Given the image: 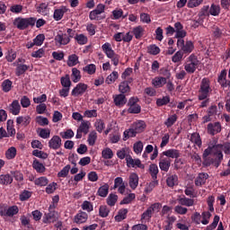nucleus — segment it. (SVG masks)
I'll return each instance as SVG.
<instances>
[{
    "instance_id": "f257e3e1",
    "label": "nucleus",
    "mask_w": 230,
    "mask_h": 230,
    "mask_svg": "<svg viewBox=\"0 0 230 230\" xmlns=\"http://www.w3.org/2000/svg\"><path fill=\"white\" fill-rule=\"evenodd\" d=\"M211 93H213V88H211V81L205 77L199 84L198 100H206V98H209V96H211Z\"/></svg>"
},
{
    "instance_id": "f03ea898",
    "label": "nucleus",
    "mask_w": 230,
    "mask_h": 230,
    "mask_svg": "<svg viewBox=\"0 0 230 230\" xmlns=\"http://www.w3.org/2000/svg\"><path fill=\"white\" fill-rule=\"evenodd\" d=\"M200 66V61L197 58V56L191 54L189 58H187L186 62L184 64V69L190 75H193L195 71H197V67Z\"/></svg>"
},
{
    "instance_id": "7ed1b4c3",
    "label": "nucleus",
    "mask_w": 230,
    "mask_h": 230,
    "mask_svg": "<svg viewBox=\"0 0 230 230\" xmlns=\"http://www.w3.org/2000/svg\"><path fill=\"white\" fill-rule=\"evenodd\" d=\"M36 22L37 20H35L33 17H18L14 19L13 26H15L18 30H26L29 26H35Z\"/></svg>"
},
{
    "instance_id": "20e7f679",
    "label": "nucleus",
    "mask_w": 230,
    "mask_h": 230,
    "mask_svg": "<svg viewBox=\"0 0 230 230\" xmlns=\"http://www.w3.org/2000/svg\"><path fill=\"white\" fill-rule=\"evenodd\" d=\"M105 4H99L96 8L90 12L89 19L90 21H103L105 19Z\"/></svg>"
},
{
    "instance_id": "39448f33",
    "label": "nucleus",
    "mask_w": 230,
    "mask_h": 230,
    "mask_svg": "<svg viewBox=\"0 0 230 230\" xmlns=\"http://www.w3.org/2000/svg\"><path fill=\"white\" fill-rule=\"evenodd\" d=\"M71 37L73 36L59 31L54 39L56 46H58V48H60L61 46H67V44L71 42Z\"/></svg>"
},
{
    "instance_id": "423d86ee",
    "label": "nucleus",
    "mask_w": 230,
    "mask_h": 230,
    "mask_svg": "<svg viewBox=\"0 0 230 230\" xmlns=\"http://www.w3.org/2000/svg\"><path fill=\"white\" fill-rule=\"evenodd\" d=\"M177 46H178V48H181V51H183V53H191V51H193V49H195L193 41L187 40L184 43V40L182 38L178 39Z\"/></svg>"
},
{
    "instance_id": "0eeeda50",
    "label": "nucleus",
    "mask_w": 230,
    "mask_h": 230,
    "mask_svg": "<svg viewBox=\"0 0 230 230\" xmlns=\"http://www.w3.org/2000/svg\"><path fill=\"white\" fill-rule=\"evenodd\" d=\"M214 150H218L217 152V159H219V161H222V159H224L222 150L224 151L225 154L230 155V142L225 143L224 145H216L214 146Z\"/></svg>"
},
{
    "instance_id": "6e6552de",
    "label": "nucleus",
    "mask_w": 230,
    "mask_h": 230,
    "mask_svg": "<svg viewBox=\"0 0 230 230\" xmlns=\"http://www.w3.org/2000/svg\"><path fill=\"white\" fill-rule=\"evenodd\" d=\"M129 108L128 110V112L129 114H139L141 112V106L137 104V98H130L128 101Z\"/></svg>"
},
{
    "instance_id": "1a4fd4ad",
    "label": "nucleus",
    "mask_w": 230,
    "mask_h": 230,
    "mask_svg": "<svg viewBox=\"0 0 230 230\" xmlns=\"http://www.w3.org/2000/svg\"><path fill=\"white\" fill-rule=\"evenodd\" d=\"M172 166V159L161 155L159 159V168L162 172H168Z\"/></svg>"
},
{
    "instance_id": "9d476101",
    "label": "nucleus",
    "mask_w": 230,
    "mask_h": 230,
    "mask_svg": "<svg viewBox=\"0 0 230 230\" xmlns=\"http://www.w3.org/2000/svg\"><path fill=\"white\" fill-rule=\"evenodd\" d=\"M113 190H118V192L120 193V195H125V190H127V186L125 185V181H123V178H115Z\"/></svg>"
},
{
    "instance_id": "9b49d317",
    "label": "nucleus",
    "mask_w": 230,
    "mask_h": 230,
    "mask_svg": "<svg viewBox=\"0 0 230 230\" xmlns=\"http://www.w3.org/2000/svg\"><path fill=\"white\" fill-rule=\"evenodd\" d=\"M126 163L128 168H140L141 170H145V164H141V160L133 159L132 156H126Z\"/></svg>"
},
{
    "instance_id": "f8f14e48",
    "label": "nucleus",
    "mask_w": 230,
    "mask_h": 230,
    "mask_svg": "<svg viewBox=\"0 0 230 230\" xmlns=\"http://www.w3.org/2000/svg\"><path fill=\"white\" fill-rule=\"evenodd\" d=\"M88 218H89V215H87L86 212L80 210L74 217L73 222H74V224H77L78 226H80V224H85V222H87Z\"/></svg>"
},
{
    "instance_id": "ddd939ff",
    "label": "nucleus",
    "mask_w": 230,
    "mask_h": 230,
    "mask_svg": "<svg viewBox=\"0 0 230 230\" xmlns=\"http://www.w3.org/2000/svg\"><path fill=\"white\" fill-rule=\"evenodd\" d=\"M174 31L176 39H184L186 37V31H184V26L181 22L174 23Z\"/></svg>"
},
{
    "instance_id": "4468645a",
    "label": "nucleus",
    "mask_w": 230,
    "mask_h": 230,
    "mask_svg": "<svg viewBox=\"0 0 230 230\" xmlns=\"http://www.w3.org/2000/svg\"><path fill=\"white\" fill-rule=\"evenodd\" d=\"M62 146V138L58 136H53L49 141V147L52 150H58Z\"/></svg>"
},
{
    "instance_id": "2eb2a0df",
    "label": "nucleus",
    "mask_w": 230,
    "mask_h": 230,
    "mask_svg": "<svg viewBox=\"0 0 230 230\" xmlns=\"http://www.w3.org/2000/svg\"><path fill=\"white\" fill-rule=\"evenodd\" d=\"M208 179H209V174L207 172H199L194 181V184L198 187L204 186Z\"/></svg>"
},
{
    "instance_id": "dca6fc26",
    "label": "nucleus",
    "mask_w": 230,
    "mask_h": 230,
    "mask_svg": "<svg viewBox=\"0 0 230 230\" xmlns=\"http://www.w3.org/2000/svg\"><path fill=\"white\" fill-rule=\"evenodd\" d=\"M87 91V84L84 83H79L72 90V96H82L84 93Z\"/></svg>"
},
{
    "instance_id": "f3484780",
    "label": "nucleus",
    "mask_w": 230,
    "mask_h": 230,
    "mask_svg": "<svg viewBox=\"0 0 230 230\" xmlns=\"http://www.w3.org/2000/svg\"><path fill=\"white\" fill-rule=\"evenodd\" d=\"M128 184L131 190H136L139 186V176L136 172H131L128 178Z\"/></svg>"
},
{
    "instance_id": "a211bd4d",
    "label": "nucleus",
    "mask_w": 230,
    "mask_h": 230,
    "mask_svg": "<svg viewBox=\"0 0 230 230\" xmlns=\"http://www.w3.org/2000/svg\"><path fill=\"white\" fill-rule=\"evenodd\" d=\"M17 213H19V207L17 206H12L0 211L1 217H14V215H17Z\"/></svg>"
},
{
    "instance_id": "6ab92c4d",
    "label": "nucleus",
    "mask_w": 230,
    "mask_h": 230,
    "mask_svg": "<svg viewBox=\"0 0 230 230\" xmlns=\"http://www.w3.org/2000/svg\"><path fill=\"white\" fill-rule=\"evenodd\" d=\"M162 155H165L168 159H179V157H181V151L178 149H168L164 151Z\"/></svg>"
},
{
    "instance_id": "aec40b11",
    "label": "nucleus",
    "mask_w": 230,
    "mask_h": 230,
    "mask_svg": "<svg viewBox=\"0 0 230 230\" xmlns=\"http://www.w3.org/2000/svg\"><path fill=\"white\" fill-rule=\"evenodd\" d=\"M222 130V126L220 125V122L216 123H209L208 125V134H211V136H215V134H218Z\"/></svg>"
},
{
    "instance_id": "412c9836",
    "label": "nucleus",
    "mask_w": 230,
    "mask_h": 230,
    "mask_svg": "<svg viewBox=\"0 0 230 230\" xmlns=\"http://www.w3.org/2000/svg\"><path fill=\"white\" fill-rule=\"evenodd\" d=\"M9 111L13 116H19L21 113V104L19 103V101H13V102L9 105Z\"/></svg>"
},
{
    "instance_id": "4be33fe9",
    "label": "nucleus",
    "mask_w": 230,
    "mask_h": 230,
    "mask_svg": "<svg viewBox=\"0 0 230 230\" xmlns=\"http://www.w3.org/2000/svg\"><path fill=\"white\" fill-rule=\"evenodd\" d=\"M208 115L203 117V123L211 121V117L217 116V105H212L208 109Z\"/></svg>"
},
{
    "instance_id": "5701e85b",
    "label": "nucleus",
    "mask_w": 230,
    "mask_h": 230,
    "mask_svg": "<svg viewBox=\"0 0 230 230\" xmlns=\"http://www.w3.org/2000/svg\"><path fill=\"white\" fill-rule=\"evenodd\" d=\"M67 12V7L61 6L58 9H55L53 13V19L55 21H62V18L64 17V13Z\"/></svg>"
},
{
    "instance_id": "b1692460",
    "label": "nucleus",
    "mask_w": 230,
    "mask_h": 230,
    "mask_svg": "<svg viewBox=\"0 0 230 230\" xmlns=\"http://www.w3.org/2000/svg\"><path fill=\"white\" fill-rule=\"evenodd\" d=\"M152 85L155 86L156 89L164 87L166 85V78L163 76H156L152 79Z\"/></svg>"
},
{
    "instance_id": "393cba45",
    "label": "nucleus",
    "mask_w": 230,
    "mask_h": 230,
    "mask_svg": "<svg viewBox=\"0 0 230 230\" xmlns=\"http://www.w3.org/2000/svg\"><path fill=\"white\" fill-rule=\"evenodd\" d=\"M31 123V116H19L16 118V125H21L22 127H28Z\"/></svg>"
},
{
    "instance_id": "a878e982",
    "label": "nucleus",
    "mask_w": 230,
    "mask_h": 230,
    "mask_svg": "<svg viewBox=\"0 0 230 230\" xmlns=\"http://www.w3.org/2000/svg\"><path fill=\"white\" fill-rule=\"evenodd\" d=\"M217 152H218V150L215 149V146H208L207 149H205L204 153H203V159L206 163L207 165L211 164V163H208L207 159L208 155H211V154H214V155H217V157H218V155L217 154Z\"/></svg>"
},
{
    "instance_id": "bb28decb",
    "label": "nucleus",
    "mask_w": 230,
    "mask_h": 230,
    "mask_svg": "<svg viewBox=\"0 0 230 230\" xmlns=\"http://www.w3.org/2000/svg\"><path fill=\"white\" fill-rule=\"evenodd\" d=\"M113 100L117 107H123L127 103V97L123 93L115 95Z\"/></svg>"
},
{
    "instance_id": "cd10ccee",
    "label": "nucleus",
    "mask_w": 230,
    "mask_h": 230,
    "mask_svg": "<svg viewBox=\"0 0 230 230\" xmlns=\"http://www.w3.org/2000/svg\"><path fill=\"white\" fill-rule=\"evenodd\" d=\"M38 13H40V15H49V4L46 3H41L37 8H36Z\"/></svg>"
},
{
    "instance_id": "c85d7f7f",
    "label": "nucleus",
    "mask_w": 230,
    "mask_h": 230,
    "mask_svg": "<svg viewBox=\"0 0 230 230\" xmlns=\"http://www.w3.org/2000/svg\"><path fill=\"white\" fill-rule=\"evenodd\" d=\"M90 128H91V122L89 120H82L77 129L83 132V134L86 135V134H89Z\"/></svg>"
},
{
    "instance_id": "c756f323",
    "label": "nucleus",
    "mask_w": 230,
    "mask_h": 230,
    "mask_svg": "<svg viewBox=\"0 0 230 230\" xmlns=\"http://www.w3.org/2000/svg\"><path fill=\"white\" fill-rule=\"evenodd\" d=\"M137 134H141L146 128V124L143 120H137L132 124V126Z\"/></svg>"
},
{
    "instance_id": "7c9ffc66",
    "label": "nucleus",
    "mask_w": 230,
    "mask_h": 230,
    "mask_svg": "<svg viewBox=\"0 0 230 230\" xmlns=\"http://www.w3.org/2000/svg\"><path fill=\"white\" fill-rule=\"evenodd\" d=\"M179 204H181V206H186L187 208H191V206H195V199H190V198H180L178 199Z\"/></svg>"
},
{
    "instance_id": "2f4dec72",
    "label": "nucleus",
    "mask_w": 230,
    "mask_h": 230,
    "mask_svg": "<svg viewBox=\"0 0 230 230\" xmlns=\"http://www.w3.org/2000/svg\"><path fill=\"white\" fill-rule=\"evenodd\" d=\"M226 76L227 72H226V70H223L218 76V83L220 84V85H222V87H227L230 84V82L226 79Z\"/></svg>"
},
{
    "instance_id": "473e14b6",
    "label": "nucleus",
    "mask_w": 230,
    "mask_h": 230,
    "mask_svg": "<svg viewBox=\"0 0 230 230\" xmlns=\"http://www.w3.org/2000/svg\"><path fill=\"white\" fill-rule=\"evenodd\" d=\"M13 182V177L10 174H1L0 175V184L4 186H8V184H12Z\"/></svg>"
},
{
    "instance_id": "72a5a7b5",
    "label": "nucleus",
    "mask_w": 230,
    "mask_h": 230,
    "mask_svg": "<svg viewBox=\"0 0 230 230\" xmlns=\"http://www.w3.org/2000/svg\"><path fill=\"white\" fill-rule=\"evenodd\" d=\"M166 182L169 188H173V186H177L179 182V177L177 174L169 175L166 179Z\"/></svg>"
},
{
    "instance_id": "f704fd0d",
    "label": "nucleus",
    "mask_w": 230,
    "mask_h": 230,
    "mask_svg": "<svg viewBox=\"0 0 230 230\" xmlns=\"http://www.w3.org/2000/svg\"><path fill=\"white\" fill-rule=\"evenodd\" d=\"M97 139H98V133L93 130L88 135L87 143L90 146H94V145H96Z\"/></svg>"
},
{
    "instance_id": "c9c22d12",
    "label": "nucleus",
    "mask_w": 230,
    "mask_h": 230,
    "mask_svg": "<svg viewBox=\"0 0 230 230\" xmlns=\"http://www.w3.org/2000/svg\"><path fill=\"white\" fill-rule=\"evenodd\" d=\"M148 172H149L153 181L157 180V174L159 173V167H157V164H150Z\"/></svg>"
},
{
    "instance_id": "e433bc0d",
    "label": "nucleus",
    "mask_w": 230,
    "mask_h": 230,
    "mask_svg": "<svg viewBox=\"0 0 230 230\" xmlns=\"http://www.w3.org/2000/svg\"><path fill=\"white\" fill-rule=\"evenodd\" d=\"M118 78H119V74L118 73V71H113L112 74H110L107 77H106V84H108V85H111L112 84H114V82H116V80H118Z\"/></svg>"
},
{
    "instance_id": "4c0bfd02",
    "label": "nucleus",
    "mask_w": 230,
    "mask_h": 230,
    "mask_svg": "<svg viewBox=\"0 0 230 230\" xmlns=\"http://www.w3.org/2000/svg\"><path fill=\"white\" fill-rule=\"evenodd\" d=\"M57 220L55 212L50 211L48 214H45L43 217V224H51Z\"/></svg>"
},
{
    "instance_id": "58836bf2",
    "label": "nucleus",
    "mask_w": 230,
    "mask_h": 230,
    "mask_svg": "<svg viewBox=\"0 0 230 230\" xmlns=\"http://www.w3.org/2000/svg\"><path fill=\"white\" fill-rule=\"evenodd\" d=\"M32 168H34L38 173H44V172H46V166L38 160L33 161Z\"/></svg>"
},
{
    "instance_id": "ea45409f",
    "label": "nucleus",
    "mask_w": 230,
    "mask_h": 230,
    "mask_svg": "<svg viewBox=\"0 0 230 230\" xmlns=\"http://www.w3.org/2000/svg\"><path fill=\"white\" fill-rule=\"evenodd\" d=\"M75 40L79 44V46H85L89 40L84 34H75Z\"/></svg>"
},
{
    "instance_id": "a19ab883",
    "label": "nucleus",
    "mask_w": 230,
    "mask_h": 230,
    "mask_svg": "<svg viewBox=\"0 0 230 230\" xmlns=\"http://www.w3.org/2000/svg\"><path fill=\"white\" fill-rule=\"evenodd\" d=\"M72 80L74 82V84H78V82H80V80H82V75L80 73V70H78V68L74 67L72 68Z\"/></svg>"
},
{
    "instance_id": "79ce46f5",
    "label": "nucleus",
    "mask_w": 230,
    "mask_h": 230,
    "mask_svg": "<svg viewBox=\"0 0 230 230\" xmlns=\"http://www.w3.org/2000/svg\"><path fill=\"white\" fill-rule=\"evenodd\" d=\"M109 188L110 186L108 185V183H104L98 189L97 195L103 198L107 197L109 195Z\"/></svg>"
},
{
    "instance_id": "37998d69",
    "label": "nucleus",
    "mask_w": 230,
    "mask_h": 230,
    "mask_svg": "<svg viewBox=\"0 0 230 230\" xmlns=\"http://www.w3.org/2000/svg\"><path fill=\"white\" fill-rule=\"evenodd\" d=\"M190 141L193 143L196 146H202V140L200 139V135L199 133H192L190 136Z\"/></svg>"
},
{
    "instance_id": "c03bdc74",
    "label": "nucleus",
    "mask_w": 230,
    "mask_h": 230,
    "mask_svg": "<svg viewBox=\"0 0 230 230\" xmlns=\"http://www.w3.org/2000/svg\"><path fill=\"white\" fill-rule=\"evenodd\" d=\"M7 134L9 137H13L15 136V128H13V120L8 119L6 122Z\"/></svg>"
},
{
    "instance_id": "a18cd8bd",
    "label": "nucleus",
    "mask_w": 230,
    "mask_h": 230,
    "mask_svg": "<svg viewBox=\"0 0 230 230\" xmlns=\"http://www.w3.org/2000/svg\"><path fill=\"white\" fill-rule=\"evenodd\" d=\"M78 63L79 61L76 54H72L68 56V59L66 61L68 67H75V66H76Z\"/></svg>"
},
{
    "instance_id": "49530a36",
    "label": "nucleus",
    "mask_w": 230,
    "mask_h": 230,
    "mask_svg": "<svg viewBox=\"0 0 230 230\" xmlns=\"http://www.w3.org/2000/svg\"><path fill=\"white\" fill-rule=\"evenodd\" d=\"M177 114L169 116L167 119L164 121L165 127H167V128H170V127H173V125H175V123L177 122Z\"/></svg>"
},
{
    "instance_id": "de8ad7c7",
    "label": "nucleus",
    "mask_w": 230,
    "mask_h": 230,
    "mask_svg": "<svg viewBox=\"0 0 230 230\" xmlns=\"http://www.w3.org/2000/svg\"><path fill=\"white\" fill-rule=\"evenodd\" d=\"M94 127L97 132L102 134L105 130V122L102 119H97L94 122Z\"/></svg>"
},
{
    "instance_id": "09e8293b",
    "label": "nucleus",
    "mask_w": 230,
    "mask_h": 230,
    "mask_svg": "<svg viewBox=\"0 0 230 230\" xmlns=\"http://www.w3.org/2000/svg\"><path fill=\"white\" fill-rule=\"evenodd\" d=\"M211 212L209 211H204L201 213V224L203 226H208L209 224V220L211 219Z\"/></svg>"
},
{
    "instance_id": "8fccbe9b",
    "label": "nucleus",
    "mask_w": 230,
    "mask_h": 230,
    "mask_svg": "<svg viewBox=\"0 0 230 230\" xmlns=\"http://www.w3.org/2000/svg\"><path fill=\"white\" fill-rule=\"evenodd\" d=\"M119 91L121 94H125L127 93H130V86L128 85V82L123 81L119 85Z\"/></svg>"
},
{
    "instance_id": "3c124183",
    "label": "nucleus",
    "mask_w": 230,
    "mask_h": 230,
    "mask_svg": "<svg viewBox=\"0 0 230 230\" xmlns=\"http://www.w3.org/2000/svg\"><path fill=\"white\" fill-rule=\"evenodd\" d=\"M83 72L86 73L87 75H95L96 73V65L89 64L83 67Z\"/></svg>"
},
{
    "instance_id": "603ef678",
    "label": "nucleus",
    "mask_w": 230,
    "mask_h": 230,
    "mask_svg": "<svg viewBox=\"0 0 230 230\" xmlns=\"http://www.w3.org/2000/svg\"><path fill=\"white\" fill-rule=\"evenodd\" d=\"M133 34H134L136 39H141V37H143V35H145V28H143L140 25L135 27L133 29Z\"/></svg>"
},
{
    "instance_id": "864d4df0",
    "label": "nucleus",
    "mask_w": 230,
    "mask_h": 230,
    "mask_svg": "<svg viewBox=\"0 0 230 230\" xmlns=\"http://www.w3.org/2000/svg\"><path fill=\"white\" fill-rule=\"evenodd\" d=\"M102 49L106 57H109V55L114 53V49H112V45H111V43L109 42L102 44Z\"/></svg>"
},
{
    "instance_id": "5fc2aeb1",
    "label": "nucleus",
    "mask_w": 230,
    "mask_h": 230,
    "mask_svg": "<svg viewBox=\"0 0 230 230\" xmlns=\"http://www.w3.org/2000/svg\"><path fill=\"white\" fill-rule=\"evenodd\" d=\"M15 155H17V149L14 146L8 148L5 152L6 159H15Z\"/></svg>"
},
{
    "instance_id": "6e6d98bb",
    "label": "nucleus",
    "mask_w": 230,
    "mask_h": 230,
    "mask_svg": "<svg viewBox=\"0 0 230 230\" xmlns=\"http://www.w3.org/2000/svg\"><path fill=\"white\" fill-rule=\"evenodd\" d=\"M49 182V181L48 180V178L41 176L40 178H37L36 180H34V184L36 186H48V183Z\"/></svg>"
},
{
    "instance_id": "4d7b16f0",
    "label": "nucleus",
    "mask_w": 230,
    "mask_h": 230,
    "mask_svg": "<svg viewBox=\"0 0 230 230\" xmlns=\"http://www.w3.org/2000/svg\"><path fill=\"white\" fill-rule=\"evenodd\" d=\"M102 156L103 159H112V157H114V153L112 152V149L106 147L102 150Z\"/></svg>"
},
{
    "instance_id": "13d9d810",
    "label": "nucleus",
    "mask_w": 230,
    "mask_h": 230,
    "mask_svg": "<svg viewBox=\"0 0 230 230\" xmlns=\"http://www.w3.org/2000/svg\"><path fill=\"white\" fill-rule=\"evenodd\" d=\"M133 200H136V194L129 193L128 196L123 198V199L120 201V205L123 206V204H131Z\"/></svg>"
},
{
    "instance_id": "bf43d9fd",
    "label": "nucleus",
    "mask_w": 230,
    "mask_h": 230,
    "mask_svg": "<svg viewBox=\"0 0 230 230\" xmlns=\"http://www.w3.org/2000/svg\"><path fill=\"white\" fill-rule=\"evenodd\" d=\"M29 69L30 66H28L27 65H18L16 67V76H21V75H24Z\"/></svg>"
},
{
    "instance_id": "052dcab7",
    "label": "nucleus",
    "mask_w": 230,
    "mask_h": 230,
    "mask_svg": "<svg viewBox=\"0 0 230 230\" xmlns=\"http://www.w3.org/2000/svg\"><path fill=\"white\" fill-rule=\"evenodd\" d=\"M107 204L108 206H116V202H118V195L114 193H111L107 198Z\"/></svg>"
},
{
    "instance_id": "680f3d73",
    "label": "nucleus",
    "mask_w": 230,
    "mask_h": 230,
    "mask_svg": "<svg viewBox=\"0 0 230 230\" xmlns=\"http://www.w3.org/2000/svg\"><path fill=\"white\" fill-rule=\"evenodd\" d=\"M152 213L150 209H146L142 215H141V222L142 224H145L146 222H150V219L152 218Z\"/></svg>"
},
{
    "instance_id": "e2e57ef3",
    "label": "nucleus",
    "mask_w": 230,
    "mask_h": 230,
    "mask_svg": "<svg viewBox=\"0 0 230 230\" xmlns=\"http://www.w3.org/2000/svg\"><path fill=\"white\" fill-rule=\"evenodd\" d=\"M209 13H210V15H213L214 17L220 15V5L212 4L209 8Z\"/></svg>"
},
{
    "instance_id": "0e129e2a",
    "label": "nucleus",
    "mask_w": 230,
    "mask_h": 230,
    "mask_svg": "<svg viewBox=\"0 0 230 230\" xmlns=\"http://www.w3.org/2000/svg\"><path fill=\"white\" fill-rule=\"evenodd\" d=\"M2 91L4 93H10L12 91V81L10 79H6L2 83Z\"/></svg>"
},
{
    "instance_id": "69168bd1",
    "label": "nucleus",
    "mask_w": 230,
    "mask_h": 230,
    "mask_svg": "<svg viewBox=\"0 0 230 230\" xmlns=\"http://www.w3.org/2000/svg\"><path fill=\"white\" fill-rule=\"evenodd\" d=\"M62 87H66L71 89V78L69 77V75H66V76L61 77L60 79Z\"/></svg>"
},
{
    "instance_id": "338daca9",
    "label": "nucleus",
    "mask_w": 230,
    "mask_h": 230,
    "mask_svg": "<svg viewBox=\"0 0 230 230\" xmlns=\"http://www.w3.org/2000/svg\"><path fill=\"white\" fill-rule=\"evenodd\" d=\"M107 58L111 60L113 66H116L119 64V55H118L115 51L108 55Z\"/></svg>"
},
{
    "instance_id": "774afa93",
    "label": "nucleus",
    "mask_w": 230,
    "mask_h": 230,
    "mask_svg": "<svg viewBox=\"0 0 230 230\" xmlns=\"http://www.w3.org/2000/svg\"><path fill=\"white\" fill-rule=\"evenodd\" d=\"M147 53H149V55H159L161 49H159L157 45H150L147 47Z\"/></svg>"
}]
</instances>
